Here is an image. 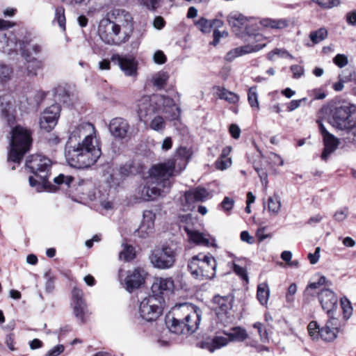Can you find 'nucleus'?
<instances>
[{"label": "nucleus", "instance_id": "7", "mask_svg": "<svg viewBox=\"0 0 356 356\" xmlns=\"http://www.w3.org/2000/svg\"><path fill=\"white\" fill-rule=\"evenodd\" d=\"M181 247L172 242L164 245L160 249L152 251L149 256L151 264L159 269L172 268L175 262L176 257L181 252Z\"/></svg>", "mask_w": 356, "mask_h": 356}, {"label": "nucleus", "instance_id": "27", "mask_svg": "<svg viewBox=\"0 0 356 356\" xmlns=\"http://www.w3.org/2000/svg\"><path fill=\"white\" fill-rule=\"evenodd\" d=\"M184 229L191 241H193L197 245H202L207 247L209 245L216 246V244L214 243V238H212V242H211L208 237L199 232L191 230L186 227Z\"/></svg>", "mask_w": 356, "mask_h": 356}, {"label": "nucleus", "instance_id": "4", "mask_svg": "<svg viewBox=\"0 0 356 356\" xmlns=\"http://www.w3.org/2000/svg\"><path fill=\"white\" fill-rule=\"evenodd\" d=\"M191 154L184 147L178 148L175 154L163 163L154 165L151 168V173L164 181V186H170V178L179 174L188 164Z\"/></svg>", "mask_w": 356, "mask_h": 356}, {"label": "nucleus", "instance_id": "15", "mask_svg": "<svg viewBox=\"0 0 356 356\" xmlns=\"http://www.w3.org/2000/svg\"><path fill=\"white\" fill-rule=\"evenodd\" d=\"M318 298L323 311L327 315L334 313L337 309L338 298L336 294L329 289H323L318 292Z\"/></svg>", "mask_w": 356, "mask_h": 356}, {"label": "nucleus", "instance_id": "23", "mask_svg": "<svg viewBox=\"0 0 356 356\" xmlns=\"http://www.w3.org/2000/svg\"><path fill=\"white\" fill-rule=\"evenodd\" d=\"M129 128L127 120L121 118H113L109 124V131L112 135L120 139L126 137Z\"/></svg>", "mask_w": 356, "mask_h": 356}, {"label": "nucleus", "instance_id": "35", "mask_svg": "<svg viewBox=\"0 0 356 356\" xmlns=\"http://www.w3.org/2000/svg\"><path fill=\"white\" fill-rule=\"evenodd\" d=\"M281 209V201L279 195L275 193L268 198V210L270 213L277 215Z\"/></svg>", "mask_w": 356, "mask_h": 356}, {"label": "nucleus", "instance_id": "51", "mask_svg": "<svg viewBox=\"0 0 356 356\" xmlns=\"http://www.w3.org/2000/svg\"><path fill=\"white\" fill-rule=\"evenodd\" d=\"M12 104V97L10 95H5L0 97V106L1 111H8Z\"/></svg>", "mask_w": 356, "mask_h": 356}, {"label": "nucleus", "instance_id": "1", "mask_svg": "<svg viewBox=\"0 0 356 356\" xmlns=\"http://www.w3.org/2000/svg\"><path fill=\"white\" fill-rule=\"evenodd\" d=\"M108 17L100 20L98 33L106 44L119 46L127 42L133 31L131 14L122 9H115Z\"/></svg>", "mask_w": 356, "mask_h": 356}, {"label": "nucleus", "instance_id": "38", "mask_svg": "<svg viewBox=\"0 0 356 356\" xmlns=\"http://www.w3.org/2000/svg\"><path fill=\"white\" fill-rule=\"evenodd\" d=\"M217 95L220 99H225L230 104H236L238 101L237 95L225 88H218Z\"/></svg>", "mask_w": 356, "mask_h": 356}, {"label": "nucleus", "instance_id": "10", "mask_svg": "<svg viewBox=\"0 0 356 356\" xmlns=\"http://www.w3.org/2000/svg\"><path fill=\"white\" fill-rule=\"evenodd\" d=\"M248 38L245 40L248 41V44L241 47L234 48L229 51L225 56V59L227 61H232L235 58L250 54L257 52L266 47V44H255L261 42L264 40V37L259 33H250L248 35Z\"/></svg>", "mask_w": 356, "mask_h": 356}, {"label": "nucleus", "instance_id": "6", "mask_svg": "<svg viewBox=\"0 0 356 356\" xmlns=\"http://www.w3.org/2000/svg\"><path fill=\"white\" fill-rule=\"evenodd\" d=\"M32 144L31 132L20 125H16L11 131L10 150L8 161L19 163L24 155L29 151Z\"/></svg>", "mask_w": 356, "mask_h": 356}, {"label": "nucleus", "instance_id": "45", "mask_svg": "<svg viewBox=\"0 0 356 356\" xmlns=\"http://www.w3.org/2000/svg\"><path fill=\"white\" fill-rule=\"evenodd\" d=\"M341 305L344 318L348 319L353 314V307L350 302L348 298H343L341 299Z\"/></svg>", "mask_w": 356, "mask_h": 356}, {"label": "nucleus", "instance_id": "42", "mask_svg": "<svg viewBox=\"0 0 356 356\" xmlns=\"http://www.w3.org/2000/svg\"><path fill=\"white\" fill-rule=\"evenodd\" d=\"M248 99L252 109L259 108L258 95L255 87H252L249 89L248 93Z\"/></svg>", "mask_w": 356, "mask_h": 356}, {"label": "nucleus", "instance_id": "39", "mask_svg": "<svg viewBox=\"0 0 356 356\" xmlns=\"http://www.w3.org/2000/svg\"><path fill=\"white\" fill-rule=\"evenodd\" d=\"M229 341V339L227 337L216 336L212 339L208 348L210 352H213L216 349H218L226 346Z\"/></svg>", "mask_w": 356, "mask_h": 356}, {"label": "nucleus", "instance_id": "64", "mask_svg": "<svg viewBox=\"0 0 356 356\" xmlns=\"http://www.w3.org/2000/svg\"><path fill=\"white\" fill-rule=\"evenodd\" d=\"M232 163L230 159H221L219 158L216 161V165L218 169L225 170L228 168Z\"/></svg>", "mask_w": 356, "mask_h": 356}, {"label": "nucleus", "instance_id": "5", "mask_svg": "<svg viewBox=\"0 0 356 356\" xmlns=\"http://www.w3.org/2000/svg\"><path fill=\"white\" fill-rule=\"evenodd\" d=\"M51 165V160L41 154L31 155L26 159V166L34 175L29 178L31 186L36 187L38 191L47 186Z\"/></svg>", "mask_w": 356, "mask_h": 356}, {"label": "nucleus", "instance_id": "46", "mask_svg": "<svg viewBox=\"0 0 356 356\" xmlns=\"http://www.w3.org/2000/svg\"><path fill=\"white\" fill-rule=\"evenodd\" d=\"M324 146L335 150L339 145V140L332 134L323 137Z\"/></svg>", "mask_w": 356, "mask_h": 356}, {"label": "nucleus", "instance_id": "30", "mask_svg": "<svg viewBox=\"0 0 356 356\" xmlns=\"http://www.w3.org/2000/svg\"><path fill=\"white\" fill-rule=\"evenodd\" d=\"M73 312L75 317L78 319V321H80L81 324H83L86 322V318L89 315L86 302L81 304H74Z\"/></svg>", "mask_w": 356, "mask_h": 356}, {"label": "nucleus", "instance_id": "56", "mask_svg": "<svg viewBox=\"0 0 356 356\" xmlns=\"http://www.w3.org/2000/svg\"><path fill=\"white\" fill-rule=\"evenodd\" d=\"M254 168L257 172L262 184L266 187L268 184V175L266 170L256 166L255 165H254Z\"/></svg>", "mask_w": 356, "mask_h": 356}, {"label": "nucleus", "instance_id": "36", "mask_svg": "<svg viewBox=\"0 0 356 356\" xmlns=\"http://www.w3.org/2000/svg\"><path fill=\"white\" fill-rule=\"evenodd\" d=\"M318 333L320 337L325 341H334L338 334V331L330 328V327L325 325L321 330H318Z\"/></svg>", "mask_w": 356, "mask_h": 356}, {"label": "nucleus", "instance_id": "19", "mask_svg": "<svg viewBox=\"0 0 356 356\" xmlns=\"http://www.w3.org/2000/svg\"><path fill=\"white\" fill-rule=\"evenodd\" d=\"M111 60L117 63L127 76L136 75L138 63L134 57L114 54L111 57Z\"/></svg>", "mask_w": 356, "mask_h": 356}, {"label": "nucleus", "instance_id": "14", "mask_svg": "<svg viewBox=\"0 0 356 356\" xmlns=\"http://www.w3.org/2000/svg\"><path fill=\"white\" fill-rule=\"evenodd\" d=\"M211 197L210 193L206 188L199 186L186 191L181 201L184 210H191L193 203L204 202Z\"/></svg>", "mask_w": 356, "mask_h": 356}, {"label": "nucleus", "instance_id": "2", "mask_svg": "<svg viewBox=\"0 0 356 356\" xmlns=\"http://www.w3.org/2000/svg\"><path fill=\"white\" fill-rule=\"evenodd\" d=\"M83 125H80L69 137L65 158L69 165L73 168L83 169L95 164L101 156V149L93 144V138L89 134L77 145H72L73 141L76 140V135L81 134Z\"/></svg>", "mask_w": 356, "mask_h": 356}, {"label": "nucleus", "instance_id": "22", "mask_svg": "<svg viewBox=\"0 0 356 356\" xmlns=\"http://www.w3.org/2000/svg\"><path fill=\"white\" fill-rule=\"evenodd\" d=\"M202 280H211L216 276L217 264L215 258L209 253H202Z\"/></svg>", "mask_w": 356, "mask_h": 356}, {"label": "nucleus", "instance_id": "25", "mask_svg": "<svg viewBox=\"0 0 356 356\" xmlns=\"http://www.w3.org/2000/svg\"><path fill=\"white\" fill-rule=\"evenodd\" d=\"M202 253L193 256L188 262L187 268L195 279L202 280Z\"/></svg>", "mask_w": 356, "mask_h": 356}, {"label": "nucleus", "instance_id": "50", "mask_svg": "<svg viewBox=\"0 0 356 356\" xmlns=\"http://www.w3.org/2000/svg\"><path fill=\"white\" fill-rule=\"evenodd\" d=\"M335 109L336 111H355L356 106L346 101H343L339 102Z\"/></svg>", "mask_w": 356, "mask_h": 356}, {"label": "nucleus", "instance_id": "55", "mask_svg": "<svg viewBox=\"0 0 356 356\" xmlns=\"http://www.w3.org/2000/svg\"><path fill=\"white\" fill-rule=\"evenodd\" d=\"M307 330L311 337H314V339L318 337L319 334L318 331L321 329L319 328V326L316 321H311L307 326Z\"/></svg>", "mask_w": 356, "mask_h": 356}, {"label": "nucleus", "instance_id": "63", "mask_svg": "<svg viewBox=\"0 0 356 356\" xmlns=\"http://www.w3.org/2000/svg\"><path fill=\"white\" fill-rule=\"evenodd\" d=\"M334 63L339 67H343L348 64V58L343 54H337L334 58Z\"/></svg>", "mask_w": 356, "mask_h": 356}, {"label": "nucleus", "instance_id": "33", "mask_svg": "<svg viewBox=\"0 0 356 356\" xmlns=\"http://www.w3.org/2000/svg\"><path fill=\"white\" fill-rule=\"evenodd\" d=\"M169 79L168 72L160 71L152 76V83L158 89H162L167 83Z\"/></svg>", "mask_w": 356, "mask_h": 356}, {"label": "nucleus", "instance_id": "13", "mask_svg": "<svg viewBox=\"0 0 356 356\" xmlns=\"http://www.w3.org/2000/svg\"><path fill=\"white\" fill-rule=\"evenodd\" d=\"M227 22L233 31L238 36L250 35V21L243 15L238 12H232L227 16Z\"/></svg>", "mask_w": 356, "mask_h": 356}, {"label": "nucleus", "instance_id": "52", "mask_svg": "<svg viewBox=\"0 0 356 356\" xmlns=\"http://www.w3.org/2000/svg\"><path fill=\"white\" fill-rule=\"evenodd\" d=\"M73 179V177L70 176H65L63 174H60L54 179V181L58 185L64 184L69 187Z\"/></svg>", "mask_w": 356, "mask_h": 356}, {"label": "nucleus", "instance_id": "20", "mask_svg": "<svg viewBox=\"0 0 356 356\" xmlns=\"http://www.w3.org/2000/svg\"><path fill=\"white\" fill-rule=\"evenodd\" d=\"M173 289L174 282L172 278H156L152 286V296L161 298L163 302L162 295L172 292Z\"/></svg>", "mask_w": 356, "mask_h": 356}, {"label": "nucleus", "instance_id": "28", "mask_svg": "<svg viewBox=\"0 0 356 356\" xmlns=\"http://www.w3.org/2000/svg\"><path fill=\"white\" fill-rule=\"evenodd\" d=\"M326 284L327 279L325 276H321L317 282L308 284L303 293L304 300L309 302L311 298L314 297L316 293L318 294L316 290Z\"/></svg>", "mask_w": 356, "mask_h": 356}, {"label": "nucleus", "instance_id": "60", "mask_svg": "<svg viewBox=\"0 0 356 356\" xmlns=\"http://www.w3.org/2000/svg\"><path fill=\"white\" fill-rule=\"evenodd\" d=\"M334 313H332L330 315H327L329 317V320L327 321L325 325L330 327V328L332 330H337L339 332V321L337 318L334 316Z\"/></svg>", "mask_w": 356, "mask_h": 356}, {"label": "nucleus", "instance_id": "17", "mask_svg": "<svg viewBox=\"0 0 356 356\" xmlns=\"http://www.w3.org/2000/svg\"><path fill=\"white\" fill-rule=\"evenodd\" d=\"M330 124L341 130L353 129L356 126V113H334Z\"/></svg>", "mask_w": 356, "mask_h": 356}, {"label": "nucleus", "instance_id": "49", "mask_svg": "<svg viewBox=\"0 0 356 356\" xmlns=\"http://www.w3.org/2000/svg\"><path fill=\"white\" fill-rule=\"evenodd\" d=\"M72 300L74 304L85 303L86 301L83 298V293L82 290L78 288H74L72 292Z\"/></svg>", "mask_w": 356, "mask_h": 356}, {"label": "nucleus", "instance_id": "48", "mask_svg": "<svg viewBox=\"0 0 356 356\" xmlns=\"http://www.w3.org/2000/svg\"><path fill=\"white\" fill-rule=\"evenodd\" d=\"M165 123L161 116L155 117L150 122V127L155 131H162L165 129Z\"/></svg>", "mask_w": 356, "mask_h": 356}, {"label": "nucleus", "instance_id": "61", "mask_svg": "<svg viewBox=\"0 0 356 356\" xmlns=\"http://www.w3.org/2000/svg\"><path fill=\"white\" fill-rule=\"evenodd\" d=\"M2 118L6 121L8 126L13 127L16 122V118L14 113H2Z\"/></svg>", "mask_w": 356, "mask_h": 356}, {"label": "nucleus", "instance_id": "53", "mask_svg": "<svg viewBox=\"0 0 356 356\" xmlns=\"http://www.w3.org/2000/svg\"><path fill=\"white\" fill-rule=\"evenodd\" d=\"M11 69L8 66L0 64V81L8 80L11 74Z\"/></svg>", "mask_w": 356, "mask_h": 356}, {"label": "nucleus", "instance_id": "57", "mask_svg": "<svg viewBox=\"0 0 356 356\" xmlns=\"http://www.w3.org/2000/svg\"><path fill=\"white\" fill-rule=\"evenodd\" d=\"M254 328L257 329L258 331V333L260 336V339L261 341H266L268 340V333L266 330V329L263 328V325L261 323H255L253 325Z\"/></svg>", "mask_w": 356, "mask_h": 356}, {"label": "nucleus", "instance_id": "40", "mask_svg": "<svg viewBox=\"0 0 356 356\" xmlns=\"http://www.w3.org/2000/svg\"><path fill=\"white\" fill-rule=\"evenodd\" d=\"M327 37V31L325 28L312 31L309 33V38L313 44H318Z\"/></svg>", "mask_w": 356, "mask_h": 356}, {"label": "nucleus", "instance_id": "31", "mask_svg": "<svg viewBox=\"0 0 356 356\" xmlns=\"http://www.w3.org/2000/svg\"><path fill=\"white\" fill-rule=\"evenodd\" d=\"M225 334L228 337L229 341H243L248 337L246 330L240 327H234L232 328L230 332H225Z\"/></svg>", "mask_w": 356, "mask_h": 356}, {"label": "nucleus", "instance_id": "62", "mask_svg": "<svg viewBox=\"0 0 356 356\" xmlns=\"http://www.w3.org/2000/svg\"><path fill=\"white\" fill-rule=\"evenodd\" d=\"M234 204V200L229 197H225L220 204L222 209L225 211H230L233 208Z\"/></svg>", "mask_w": 356, "mask_h": 356}, {"label": "nucleus", "instance_id": "29", "mask_svg": "<svg viewBox=\"0 0 356 356\" xmlns=\"http://www.w3.org/2000/svg\"><path fill=\"white\" fill-rule=\"evenodd\" d=\"M44 113L46 114L47 113ZM49 113L52 114L53 113ZM54 113V115L52 116L43 115L40 118L39 124L41 129L49 132L55 127L57 124L60 113Z\"/></svg>", "mask_w": 356, "mask_h": 356}, {"label": "nucleus", "instance_id": "34", "mask_svg": "<svg viewBox=\"0 0 356 356\" xmlns=\"http://www.w3.org/2000/svg\"><path fill=\"white\" fill-rule=\"evenodd\" d=\"M270 290L266 283L260 284L257 287V297L259 302L262 305H266L268 300Z\"/></svg>", "mask_w": 356, "mask_h": 356}, {"label": "nucleus", "instance_id": "58", "mask_svg": "<svg viewBox=\"0 0 356 356\" xmlns=\"http://www.w3.org/2000/svg\"><path fill=\"white\" fill-rule=\"evenodd\" d=\"M118 172L120 179H124L131 173V165L126 163L120 168Z\"/></svg>", "mask_w": 356, "mask_h": 356}, {"label": "nucleus", "instance_id": "24", "mask_svg": "<svg viewBox=\"0 0 356 356\" xmlns=\"http://www.w3.org/2000/svg\"><path fill=\"white\" fill-rule=\"evenodd\" d=\"M232 300L231 296H215L213 298V309L218 315L225 314L232 309Z\"/></svg>", "mask_w": 356, "mask_h": 356}, {"label": "nucleus", "instance_id": "3", "mask_svg": "<svg viewBox=\"0 0 356 356\" xmlns=\"http://www.w3.org/2000/svg\"><path fill=\"white\" fill-rule=\"evenodd\" d=\"M186 304L174 308L172 314L167 316L165 323L169 330L177 334H192L198 328L201 318L196 311L188 312Z\"/></svg>", "mask_w": 356, "mask_h": 356}, {"label": "nucleus", "instance_id": "59", "mask_svg": "<svg viewBox=\"0 0 356 356\" xmlns=\"http://www.w3.org/2000/svg\"><path fill=\"white\" fill-rule=\"evenodd\" d=\"M153 60L156 64H163L166 62V56L161 50L156 51L153 56Z\"/></svg>", "mask_w": 356, "mask_h": 356}, {"label": "nucleus", "instance_id": "26", "mask_svg": "<svg viewBox=\"0 0 356 356\" xmlns=\"http://www.w3.org/2000/svg\"><path fill=\"white\" fill-rule=\"evenodd\" d=\"M184 229L191 241H193L197 245H202L207 247L209 245L216 246V244L214 243V238H212V242H211L208 237L199 232L191 230L186 227Z\"/></svg>", "mask_w": 356, "mask_h": 356}, {"label": "nucleus", "instance_id": "44", "mask_svg": "<svg viewBox=\"0 0 356 356\" xmlns=\"http://www.w3.org/2000/svg\"><path fill=\"white\" fill-rule=\"evenodd\" d=\"M197 27L204 33H210L212 29L211 20L207 19L204 17H201L196 23Z\"/></svg>", "mask_w": 356, "mask_h": 356}, {"label": "nucleus", "instance_id": "54", "mask_svg": "<svg viewBox=\"0 0 356 356\" xmlns=\"http://www.w3.org/2000/svg\"><path fill=\"white\" fill-rule=\"evenodd\" d=\"M65 350V346L62 344H58L54 346L52 348L49 350L44 355V356H58L63 353Z\"/></svg>", "mask_w": 356, "mask_h": 356}, {"label": "nucleus", "instance_id": "16", "mask_svg": "<svg viewBox=\"0 0 356 356\" xmlns=\"http://www.w3.org/2000/svg\"><path fill=\"white\" fill-rule=\"evenodd\" d=\"M146 275L147 273L141 268L127 271L124 280L126 289L129 292H132L134 289L140 288L145 283Z\"/></svg>", "mask_w": 356, "mask_h": 356}, {"label": "nucleus", "instance_id": "43", "mask_svg": "<svg viewBox=\"0 0 356 356\" xmlns=\"http://www.w3.org/2000/svg\"><path fill=\"white\" fill-rule=\"evenodd\" d=\"M134 257V248L131 245L127 244L124 245L123 250L120 253V258L129 261L133 259Z\"/></svg>", "mask_w": 356, "mask_h": 356}, {"label": "nucleus", "instance_id": "21", "mask_svg": "<svg viewBox=\"0 0 356 356\" xmlns=\"http://www.w3.org/2000/svg\"><path fill=\"white\" fill-rule=\"evenodd\" d=\"M154 220L155 214L152 211H145L141 225L136 232L137 235L139 237L145 238L152 234L154 228Z\"/></svg>", "mask_w": 356, "mask_h": 356}, {"label": "nucleus", "instance_id": "9", "mask_svg": "<svg viewBox=\"0 0 356 356\" xmlns=\"http://www.w3.org/2000/svg\"><path fill=\"white\" fill-rule=\"evenodd\" d=\"M149 177L145 184L138 188L139 197L145 201L154 200L160 196H164L169 191L172 182L170 179V186H164V181L154 177L149 170Z\"/></svg>", "mask_w": 356, "mask_h": 356}, {"label": "nucleus", "instance_id": "32", "mask_svg": "<svg viewBox=\"0 0 356 356\" xmlns=\"http://www.w3.org/2000/svg\"><path fill=\"white\" fill-rule=\"evenodd\" d=\"M261 24L266 28L282 29L288 26V22L284 19H273L266 18L261 21Z\"/></svg>", "mask_w": 356, "mask_h": 356}, {"label": "nucleus", "instance_id": "11", "mask_svg": "<svg viewBox=\"0 0 356 356\" xmlns=\"http://www.w3.org/2000/svg\"><path fill=\"white\" fill-rule=\"evenodd\" d=\"M161 299L154 296L145 298L140 304V316L146 321H156L162 313Z\"/></svg>", "mask_w": 356, "mask_h": 356}, {"label": "nucleus", "instance_id": "37", "mask_svg": "<svg viewBox=\"0 0 356 356\" xmlns=\"http://www.w3.org/2000/svg\"><path fill=\"white\" fill-rule=\"evenodd\" d=\"M54 22H57L63 31L66 29V19L65 15V8L63 6H58L55 9Z\"/></svg>", "mask_w": 356, "mask_h": 356}, {"label": "nucleus", "instance_id": "12", "mask_svg": "<svg viewBox=\"0 0 356 356\" xmlns=\"http://www.w3.org/2000/svg\"><path fill=\"white\" fill-rule=\"evenodd\" d=\"M3 40L6 41L8 46H10L9 51L17 50V46L19 45V49L22 51V54L26 58L28 62L27 71L29 74L35 76L37 74V70L42 67V61L38 60L35 58L30 57V54L26 53V50L24 49V42L19 41V42H17L16 40H13L10 38H7L6 35H3Z\"/></svg>", "mask_w": 356, "mask_h": 356}, {"label": "nucleus", "instance_id": "18", "mask_svg": "<svg viewBox=\"0 0 356 356\" xmlns=\"http://www.w3.org/2000/svg\"><path fill=\"white\" fill-rule=\"evenodd\" d=\"M53 95L56 101V104H51L49 108L44 109V111H61L62 110L70 109V96L66 90L59 86L53 90Z\"/></svg>", "mask_w": 356, "mask_h": 356}, {"label": "nucleus", "instance_id": "8", "mask_svg": "<svg viewBox=\"0 0 356 356\" xmlns=\"http://www.w3.org/2000/svg\"><path fill=\"white\" fill-rule=\"evenodd\" d=\"M138 111H180L172 99L161 95L143 97L138 104Z\"/></svg>", "mask_w": 356, "mask_h": 356}, {"label": "nucleus", "instance_id": "47", "mask_svg": "<svg viewBox=\"0 0 356 356\" xmlns=\"http://www.w3.org/2000/svg\"><path fill=\"white\" fill-rule=\"evenodd\" d=\"M323 9H330L340 4L339 0H312Z\"/></svg>", "mask_w": 356, "mask_h": 356}, {"label": "nucleus", "instance_id": "41", "mask_svg": "<svg viewBox=\"0 0 356 356\" xmlns=\"http://www.w3.org/2000/svg\"><path fill=\"white\" fill-rule=\"evenodd\" d=\"M275 55L281 58H289L290 59L294 58V57L290 53H289L288 51L284 49L279 48H276L270 51L267 55V58L270 60H273L274 56Z\"/></svg>", "mask_w": 356, "mask_h": 356}]
</instances>
